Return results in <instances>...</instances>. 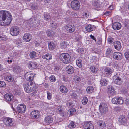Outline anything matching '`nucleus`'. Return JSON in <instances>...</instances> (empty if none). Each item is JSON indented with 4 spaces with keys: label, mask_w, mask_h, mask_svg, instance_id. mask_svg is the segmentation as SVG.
<instances>
[{
    "label": "nucleus",
    "mask_w": 129,
    "mask_h": 129,
    "mask_svg": "<svg viewBox=\"0 0 129 129\" xmlns=\"http://www.w3.org/2000/svg\"><path fill=\"white\" fill-rule=\"evenodd\" d=\"M11 14L7 11L0 12V25L6 26L9 24L12 20Z\"/></svg>",
    "instance_id": "f257e3e1"
},
{
    "label": "nucleus",
    "mask_w": 129,
    "mask_h": 129,
    "mask_svg": "<svg viewBox=\"0 0 129 129\" xmlns=\"http://www.w3.org/2000/svg\"><path fill=\"white\" fill-rule=\"evenodd\" d=\"M25 91L27 93H31L34 94L36 93L37 91V89L35 87V84L32 81H29L24 86Z\"/></svg>",
    "instance_id": "f03ea898"
},
{
    "label": "nucleus",
    "mask_w": 129,
    "mask_h": 129,
    "mask_svg": "<svg viewBox=\"0 0 129 129\" xmlns=\"http://www.w3.org/2000/svg\"><path fill=\"white\" fill-rule=\"evenodd\" d=\"M26 26L30 27H36L39 25V21L36 20L35 18L30 19L26 21Z\"/></svg>",
    "instance_id": "7ed1b4c3"
},
{
    "label": "nucleus",
    "mask_w": 129,
    "mask_h": 129,
    "mask_svg": "<svg viewBox=\"0 0 129 129\" xmlns=\"http://www.w3.org/2000/svg\"><path fill=\"white\" fill-rule=\"evenodd\" d=\"M70 56L67 53L61 54L60 56V59L63 63L65 64L69 63L70 62Z\"/></svg>",
    "instance_id": "20e7f679"
},
{
    "label": "nucleus",
    "mask_w": 129,
    "mask_h": 129,
    "mask_svg": "<svg viewBox=\"0 0 129 129\" xmlns=\"http://www.w3.org/2000/svg\"><path fill=\"white\" fill-rule=\"evenodd\" d=\"M99 110L101 114L106 113L108 110L107 105L105 103H100L99 106Z\"/></svg>",
    "instance_id": "39448f33"
},
{
    "label": "nucleus",
    "mask_w": 129,
    "mask_h": 129,
    "mask_svg": "<svg viewBox=\"0 0 129 129\" xmlns=\"http://www.w3.org/2000/svg\"><path fill=\"white\" fill-rule=\"evenodd\" d=\"M10 34L13 36H16L18 35L20 32L19 28L16 26H12L10 29Z\"/></svg>",
    "instance_id": "423d86ee"
},
{
    "label": "nucleus",
    "mask_w": 129,
    "mask_h": 129,
    "mask_svg": "<svg viewBox=\"0 0 129 129\" xmlns=\"http://www.w3.org/2000/svg\"><path fill=\"white\" fill-rule=\"evenodd\" d=\"M71 6L73 10H77L79 9L80 5L79 2L78 1L74 0L71 2Z\"/></svg>",
    "instance_id": "0eeeda50"
},
{
    "label": "nucleus",
    "mask_w": 129,
    "mask_h": 129,
    "mask_svg": "<svg viewBox=\"0 0 129 129\" xmlns=\"http://www.w3.org/2000/svg\"><path fill=\"white\" fill-rule=\"evenodd\" d=\"M3 121L5 125L9 126H12L13 124V122L12 119L9 117L4 118Z\"/></svg>",
    "instance_id": "6e6552de"
},
{
    "label": "nucleus",
    "mask_w": 129,
    "mask_h": 129,
    "mask_svg": "<svg viewBox=\"0 0 129 129\" xmlns=\"http://www.w3.org/2000/svg\"><path fill=\"white\" fill-rule=\"evenodd\" d=\"M113 80L115 84L118 85H120L123 82L121 78L118 76V73L113 76Z\"/></svg>",
    "instance_id": "1a4fd4ad"
},
{
    "label": "nucleus",
    "mask_w": 129,
    "mask_h": 129,
    "mask_svg": "<svg viewBox=\"0 0 129 129\" xmlns=\"http://www.w3.org/2000/svg\"><path fill=\"white\" fill-rule=\"evenodd\" d=\"M112 103L115 104H122L124 103V100L122 98H114L112 99Z\"/></svg>",
    "instance_id": "9d476101"
},
{
    "label": "nucleus",
    "mask_w": 129,
    "mask_h": 129,
    "mask_svg": "<svg viewBox=\"0 0 129 129\" xmlns=\"http://www.w3.org/2000/svg\"><path fill=\"white\" fill-rule=\"evenodd\" d=\"M18 112L21 113H23L26 110V106L22 104L19 105L17 108Z\"/></svg>",
    "instance_id": "9b49d317"
},
{
    "label": "nucleus",
    "mask_w": 129,
    "mask_h": 129,
    "mask_svg": "<svg viewBox=\"0 0 129 129\" xmlns=\"http://www.w3.org/2000/svg\"><path fill=\"white\" fill-rule=\"evenodd\" d=\"M65 28L66 30L69 33L74 32L75 29V27L73 25L67 24L66 25Z\"/></svg>",
    "instance_id": "f8f14e48"
},
{
    "label": "nucleus",
    "mask_w": 129,
    "mask_h": 129,
    "mask_svg": "<svg viewBox=\"0 0 129 129\" xmlns=\"http://www.w3.org/2000/svg\"><path fill=\"white\" fill-rule=\"evenodd\" d=\"M34 77V74L30 72L27 73L25 75V79L29 81H32Z\"/></svg>",
    "instance_id": "ddd939ff"
},
{
    "label": "nucleus",
    "mask_w": 129,
    "mask_h": 129,
    "mask_svg": "<svg viewBox=\"0 0 129 129\" xmlns=\"http://www.w3.org/2000/svg\"><path fill=\"white\" fill-rule=\"evenodd\" d=\"M30 115L31 117L33 118L37 119L40 116L39 112L38 111H33L31 113Z\"/></svg>",
    "instance_id": "4468645a"
},
{
    "label": "nucleus",
    "mask_w": 129,
    "mask_h": 129,
    "mask_svg": "<svg viewBox=\"0 0 129 129\" xmlns=\"http://www.w3.org/2000/svg\"><path fill=\"white\" fill-rule=\"evenodd\" d=\"M84 129H94L93 125L90 122H85L83 125Z\"/></svg>",
    "instance_id": "2eb2a0df"
},
{
    "label": "nucleus",
    "mask_w": 129,
    "mask_h": 129,
    "mask_svg": "<svg viewBox=\"0 0 129 129\" xmlns=\"http://www.w3.org/2000/svg\"><path fill=\"white\" fill-rule=\"evenodd\" d=\"M113 58L117 60H121L122 59V53L119 52H115L113 54Z\"/></svg>",
    "instance_id": "dca6fc26"
},
{
    "label": "nucleus",
    "mask_w": 129,
    "mask_h": 129,
    "mask_svg": "<svg viewBox=\"0 0 129 129\" xmlns=\"http://www.w3.org/2000/svg\"><path fill=\"white\" fill-rule=\"evenodd\" d=\"M5 100L7 102H9L13 100V96L11 93H8L4 96Z\"/></svg>",
    "instance_id": "f3484780"
},
{
    "label": "nucleus",
    "mask_w": 129,
    "mask_h": 129,
    "mask_svg": "<svg viewBox=\"0 0 129 129\" xmlns=\"http://www.w3.org/2000/svg\"><path fill=\"white\" fill-rule=\"evenodd\" d=\"M31 39V35L27 33H25L23 37V40L27 42L30 41Z\"/></svg>",
    "instance_id": "a211bd4d"
},
{
    "label": "nucleus",
    "mask_w": 129,
    "mask_h": 129,
    "mask_svg": "<svg viewBox=\"0 0 129 129\" xmlns=\"http://www.w3.org/2000/svg\"><path fill=\"white\" fill-rule=\"evenodd\" d=\"M112 26L114 30H119L121 28V25L120 23L115 22L113 24Z\"/></svg>",
    "instance_id": "6ab92c4d"
},
{
    "label": "nucleus",
    "mask_w": 129,
    "mask_h": 129,
    "mask_svg": "<svg viewBox=\"0 0 129 129\" xmlns=\"http://www.w3.org/2000/svg\"><path fill=\"white\" fill-rule=\"evenodd\" d=\"M108 92L111 95H114L116 94L114 90V88L111 86H109L108 87Z\"/></svg>",
    "instance_id": "aec40b11"
},
{
    "label": "nucleus",
    "mask_w": 129,
    "mask_h": 129,
    "mask_svg": "<svg viewBox=\"0 0 129 129\" xmlns=\"http://www.w3.org/2000/svg\"><path fill=\"white\" fill-rule=\"evenodd\" d=\"M126 120L124 115H121L119 118L118 121L121 124L124 125L126 122Z\"/></svg>",
    "instance_id": "412c9836"
},
{
    "label": "nucleus",
    "mask_w": 129,
    "mask_h": 129,
    "mask_svg": "<svg viewBox=\"0 0 129 129\" xmlns=\"http://www.w3.org/2000/svg\"><path fill=\"white\" fill-rule=\"evenodd\" d=\"M66 70L67 73L69 74H71L74 71V68L71 66H67L66 69Z\"/></svg>",
    "instance_id": "4be33fe9"
},
{
    "label": "nucleus",
    "mask_w": 129,
    "mask_h": 129,
    "mask_svg": "<svg viewBox=\"0 0 129 129\" xmlns=\"http://www.w3.org/2000/svg\"><path fill=\"white\" fill-rule=\"evenodd\" d=\"M114 45L115 48L118 50H120L122 46L121 43L119 41L115 42L114 43Z\"/></svg>",
    "instance_id": "5701e85b"
},
{
    "label": "nucleus",
    "mask_w": 129,
    "mask_h": 129,
    "mask_svg": "<svg viewBox=\"0 0 129 129\" xmlns=\"http://www.w3.org/2000/svg\"><path fill=\"white\" fill-rule=\"evenodd\" d=\"M69 46V44L66 41H63L60 44V47L62 49H67Z\"/></svg>",
    "instance_id": "b1692460"
},
{
    "label": "nucleus",
    "mask_w": 129,
    "mask_h": 129,
    "mask_svg": "<svg viewBox=\"0 0 129 129\" xmlns=\"http://www.w3.org/2000/svg\"><path fill=\"white\" fill-rule=\"evenodd\" d=\"M94 25H87L85 27V29L87 31L90 32L93 30Z\"/></svg>",
    "instance_id": "393cba45"
},
{
    "label": "nucleus",
    "mask_w": 129,
    "mask_h": 129,
    "mask_svg": "<svg viewBox=\"0 0 129 129\" xmlns=\"http://www.w3.org/2000/svg\"><path fill=\"white\" fill-rule=\"evenodd\" d=\"M53 120L52 118L50 116H47L45 117V122L47 123H51Z\"/></svg>",
    "instance_id": "a878e982"
},
{
    "label": "nucleus",
    "mask_w": 129,
    "mask_h": 129,
    "mask_svg": "<svg viewBox=\"0 0 129 129\" xmlns=\"http://www.w3.org/2000/svg\"><path fill=\"white\" fill-rule=\"evenodd\" d=\"M113 71V70L109 68H106L104 69L105 73L107 76L109 75Z\"/></svg>",
    "instance_id": "bb28decb"
},
{
    "label": "nucleus",
    "mask_w": 129,
    "mask_h": 129,
    "mask_svg": "<svg viewBox=\"0 0 129 129\" xmlns=\"http://www.w3.org/2000/svg\"><path fill=\"white\" fill-rule=\"evenodd\" d=\"M48 47L49 49L53 50L55 47V44L52 42H50L48 43Z\"/></svg>",
    "instance_id": "cd10ccee"
},
{
    "label": "nucleus",
    "mask_w": 129,
    "mask_h": 129,
    "mask_svg": "<svg viewBox=\"0 0 129 129\" xmlns=\"http://www.w3.org/2000/svg\"><path fill=\"white\" fill-rule=\"evenodd\" d=\"M4 79L6 81L11 82L13 81V79L10 75H5L4 77Z\"/></svg>",
    "instance_id": "c85d7f7f"
},
{
    "label": "nucleus",
    "mask_w": 129,
    "mask_h": 129,
    "mask_svg": "<svg viewBox=\"0 0 129 129\" xmlns=\"http://www.w3.org/2000/svg\"><path fill=\"white\" fill-rule=\"evenodd\" d=\"M28 67L29 68H31L32 69L36 68L37 66L36 62H29Z\"/></svg>",
    "instance_id": "c756f323"
},
{
    "label": "nucleus",
    "mask_w": 129,
    "mask_h": 129,
    "mask_svg": "<svg viewBox=\"0 0 129 129\" xmlns=\"http://www.w3.org/2000/svg\"><path fill=\"white\" fill-rule=\"evenodd\" d=\"M94 89L92 86H88L86 89V91L87 93L90 94L92 93L93 92Z\"/></svg>",
    "instance_id": "7c9ffc66"
},
{
    "label": "nucleus",
    "mask_w": 129,
    "mask_h": 129,
    "mask_svg": "<svg viewBox=\"0 0 129 129\" xmlns=\"http://www.w3.org/2000/svg\"><path fill=\"white\" fill-rule=\"evenodd\" d=\"M42 58L44 59H45L47 60H49L52 59L51 55L49 53L45 55L42 56Z\"/></svg>",
    "instance_id": "2f4dec72"
},
{
    "label": "nucleus",
    "mask_w": 129,
    "mask_h": 129,
    "mask_svg": "<svg viewBox=\"0 0 129 129\" xmlns=\"http://www.w3.org/2000/svg\"><path fill=\"white\" fill-rule=\"evenodd\" d=\"M60 91L62 93H66L68 91V89L66 87L62 85L61 86L60 88Z\"/></svg>",
    "instance_id": "473e14b6"
},
{
    "label": "nucleus",
    "mask_w": 129,
    "mask_h": 129,
    "mask_svg": "<svg viewBox=\"0 0 129 129\" xmlns=\"http://www.w3.org/2000/svg\"><path fill=\"white\" fill-rule=\"evenodd\" d=\"M21 69L19 66H16L14 67L13 68V71L17 73H19L20 72Z\"/></svg>",
    "instance_id": "72a5a7b5"
},
{
    "label": "nucleus",
    "mask_w": 129,
    "mask_h": 129,
    "mask_svg": "<svg viewBox=\"0 0 129 129\" xmlns=\"http://www.w3.org/2000/svg\"><path fill=\"white\" fill-rule=\"evenodd\" d=\"M93 5L95 8H99L101 6V4L99 1H95L93 3Z\"/></svg>",
    "instance_id": "f704fd0d"
},
{
    "label": "nucleus",
    "mask_w": 129,
    "mask_h": 129,
    "mask_svg": "<svg viewBox=\"0 0 129 129\" xmlns=\"http://www.w3.org/2000/svg\"><path fill=\"white\" fill-rule=\"evenodd\" d=\"M43 18L46 20H48L50 19L51 17L48 14L45 13L43 15Z\"/></svg>",
    "instance_id": "c9c22d12"
},
{
    "label": "nucleus",
    "mask_w": 129,
    "mask_h": 129,
    "mask_svg": "<svg viewBox=\"0 0 129 129\" xmlns=\"http://www.w3.org/2000/svg\"><path fill=\"white\" fill-rule=\"evenodd\" d=\"M76 63L77 65L80 68L82 66V61L81 59H78L76 60Z\"/></svg>",
    "instance_id": "e433bc0d"
},
{
    "label": "nucleus",
    "mask_w": 129,
    "mask_h": 129,
    "mask_svg": "<svg viewBox=\"0 0 129 129\" xmlns=\"http://www.w3.org/2000/svg\"><path fill=\"white\" fill-rule=\"evenodd\" d=\"M100 82L101 84L103 86H106L108 84V81L106 79H102Z\"/></svg>",
    "instance_id": "4c0bfd02"
},
{
    "label": "nucleus",
    "mask_w": 129,
    "mask_h": 129,
    "mask_svg": "<svg viewBox=\"0 0 129 129\" xmlns=\"http://www.w3.org/2000/svg\"><path fill=\"white\" fill-rule=\"evenodd\" d=\"M57 112L61 114H63V109L61 107L59 106L58 107V108L57 110Z\"/></svg>",
    "instance_id": "58836bf2"
},
{
    "label": "nucleus",
    "mask_w": 129,
    "mask_h": 129,
    "mask_svg": "<svg viewBox=\"0 0 129 129\" xmlns=\"http://www.w3.org/2000/svg\"><path fill=\"white\" fill-rule=\"evenodd\" d=\"M66 105L67 106L70 107H73L75 105L74 103L70 101H68L66 104Z\"/></svg>",
    "instance_id": "ea45409f"
},
{
    "label": "nucleus",
    "mask_w": 129,
    "mask_h": 129,
    "mask_svg": "<svg viewBox=\"0 0 129 129\" xmlns=\"http://www.w3.org/2000/svg\"><path fill=\"white\" fill-rule=\"evenodd\" d=\"M107 40L108 43L111 44H113L114 41V38L111 37H110L108 38Z\"/></svg>",
    "instance_id": "a19ab883"
},
{
    "label": "nucleus",
    "mask_w": 129,
    "mask_h": 129,
    "mask_svg": "<svg viewBox=\"0 0 129 129\" xmlns=\"http://www.w3.org/2000/svg\"><path fill=\"white\" fill-rule=\"evenodd\" d=\"M30 56L31 58H33L36 57V53L34 51H32L30 53Z\"/></svg>",
    "instance_id": "79ce46f5"
},
{
    "label": "nucleus",
    "mask_w": 129,
    "mask_h": 129,
    "mask_svg": "<svg viewBox=\"0 0 129 129\" xmlns=\"http://www.w3.org/2000/svg\"><path fill=\"white\" fill-rule=\"evenodd\" d=\"M47 35L49 37H51L54 35L55 34V32L51 31H47L46 32Z\"/></svg>",
    "instance_id": "37998d69"
},
{
    "label": "nucleus",
    "mask_w": 129,
    "mask_h": 129,
    "mask_svg": "<svg viewBox=\"0 0 129 129\" xmlns=\"http://www.w3.org/2000/svg\"><path fill=\"white\" fill-rule=\"evenodd\" d=\"M76 126L74 123L72 121L70 122L68 125V127L70 128H74Z\"/></svg>",
    "instance_id": "c03bdc74"
},
{
    "label": "nucleus",
    "mask_w": 129,
    "mask_h": 129,
    "mask_svg": "<svg viewBox=\"0 0 129 129\" xmlns=\"http://www.w3.org/2000/svg\"><path fill=\"white\" fill-rule=\"evenodd\" d=\"M112 53L111 49L109 48H107L106 50V54L107 56H108L111 54Z\"/></svg>",
    "instance_id": "a18cd8bd"
},
{
    "label": "nucleus",
    "mask_w": 129,
    "mask_h": 129,
    "mask_svg": "<svg viewBox=\"0 0 129 129\" xmlns=\"http://www.w3.org/2000/svg\"><path fill=\"white\" fill-rule=\"evenodd\" d=\"M88 101L87 98L86 97H84L82 100V103L83 104H86L88 102Z\"/></svg>",
    "instance_id": "49530a36"
},
{
    "label": "nucleus",
    "mask_w": 129,
    "mask_h": 129,
    "mask_svg": "<svg viewBox=\"0 0 129 129\" xmlns=\"http://www.w3.org/2000/svg\"><path fill=\"white\" fill-rule=\"evenodd\" d=\"M57 22H56L52 21L51 23V26L52 27L55 28L57 27Z\"/></svg>",
    "instance_id": "de8ad7c7"
},
{
    "label": "nucleus",
    "mask_w": 129,
    "mask_h": 129,
    "mask_svg": "<svg viewBox=\"0 0 129 129\" xmlns=\"http://www.w3.org/2000/svg\"><path fill=\"white\" fill-rule=\"evenodd\" d=\"M49 79L50 81L51 82H54L56 81V78L53 75H52L50 76Z\"/></svg>",
    "instance_id": "09e8293b"
},
{
    "label": "nucleus",
    "mask_w": 129,
    "mask_h": 129,
    "mask_svg": "<svg viewBox=\"0 0 129 129\" xmlns=\"http://www.w3.org/2000/svg\"><path fill=\"white\" fill-rule=\"evenodd\" d=\"M90 69L91 71L93 72H96L97 71V69L93 66H91Z\"/></svg>",
    "instance_id": "8fccbe9b"
},
{
    "label": "nucleus",
    "mask_w": 129,
    "mask_h": 129,
    "mask_svg": "<svg viewBox=\"0 0 129 129\" xmlns=\"http://www.w3.org/2000/svg\"><path fill=\"white\" fill-rule=\"evenodd\" d=\"M74 79L75 82H76L77 83H78L80 80V77L78 76H75Z\"/></svg>",
    "instance_id": "3c124183"
},
{
    "label": "nucleus",
    "mask_w": 129,
    "mask_h": 129,
    "mask_svg": "<svg viewBox=\"0 0 129 129\" xmlns=\"http://www.w3.org/2000/svg\"><path fill=\"white\" fill-rule=\"evenodd\" d=\"M125 56L127 59H128L129 58V50H126V52L125 53Z\"/></svg>",
    "instance_id": "603ef678"
},
{
    "label": "nucleus",
    "mask_w": 129,
    "mask_h": 129,
    "mask_svg": "<svg viewBox=\"0 0 129 129\" xmlns=\"http://www.w3.org/2000/svg\"><path fill=\"white\" fill-rule=\"evenodd\" d=\"M17 101H14L12 104V108L13 110L14 111V108L13 107V106H16L17 104Z\"/></svg>",
    "instance_id": "864d4df0"
},
{
    "label": "nucleus",
    "mask_w": 129,
    "mask_h": 129,
    "mask_svg": "<svg viewBox=\"0 0 129 129\" xmlns=\"http://www.w3.org/2000/svg\"><path fill=\"white\" fill-rule=\"evenodd\" d=\"M6 86L5 83L3 81H0V87L4 88Z\"/></svg>",
    "instance_id": "5fc2aeb1"
},
{
    "label": "nucleus",
    "mask_w": 129,
    "mask_h": 129,
    "mask_svg": "<svg viewBox=\"0 0 129 129\" xmlns=\"http://www.w3.org/2000/svg\"><path fill=\"white\" fill-rule=\"evenodd\" d=\"M47 98L48 100H50L52 98V94L49 91L47 92Z\"/></svg>",
    "instance_id": "6e6d98bb"
},
{
    "label": "nucleus",
    "mask_w": 129,
    "mask_h": 129,
    "mask_svg": "<svg viewBox=\"0 0 129 129\" xmlns=\"http://www.w3.org/2000/svg\"><path fill=\"white\" fill-rule=\"evenodd\" d=\"M76 111L75 109L74 108H73L70 109L68 111L69 113H70V114L71 115L73 113L75 112Z\"/></svg>",
    "instance_id": "4d7b16f0"
},
{
    "label": "nucleus",
    "mask_w": 129,
    "mask_h": 129,
    "mask_svg": "<svg viewBox=\"0 0 129 129\" xmlns=\"http://www.w3.org/2000/svg\"><path fill=\"white\" fill-rule=\"evenodd\" d=\"M7 38L5 36L2 35L0 36V41L2 40H6Z\"/></svg>",
    "instance_id": "13d9d810"
},
{
    "label": "nucleus",
    "mask_w": 129,
    "mask_h": 129,
    "mask_svg": "<svg viewBox=\"0 0 129 129\" xmlns=\"http://www.w3.org/2000/svg\"><path fill=\"white\" fill-rule=\"evenodd\" d=\"M99 125L101 127H104L105 126V124L102 121H100L99 122Z\"/></svg>",
    "instance_id": "bf43d9fd"
},
{
    "label": "nucleus",
    "mask_w": 129,
    "mask_h": 129,
    "mask_svg": "<svg viewBox=\"0 0 129 129\" xmlns=\"http://www.w3.org/2000/svg\"><path fill=\"white\" fill-rule=\"evenodd\" d=\"M77 51L79 53H82L84 52V50L83 48H80L77 49Z\"/></svg>",
    "instance_id": "052dcab7"
},
{
    "label": "nucleus",
    "mask_w": 129,
    "mask_h": 129,
    "mask_svg": "<svg viewBox=\"0 0 129 129\" xmlns=\"http://www.w3.org/2000/svg\"><path fill=\"white\" fill-rule=\"evenodd\" d=\"M102 40L101 38H99L97 40V44L98 45H101L102 43Z\"/></svg>",
    "instance_id": "680f3d73"
},
{
    "label": "nucleus",
    "mask_w": 129,
    "mask_h": 129,
    "mask_svg": "<svg viewBox=\"0 0 129 129\" xmlns=\"http://www.w3.org/2000/svg\"><path fill=\"white\" fill-rule=\"evenodd\" d=\"M71 96L73 98H74L75 99H76L77 98V95L75 93H72L71 94Z\"/></svg>",
    "instance_id": "e2e57ef3"
},
{
    "label": "nucleus",
    "mask_w": 129,
    "mask_h": 129,
    "mask_svg": "<svg viewBox=\"0 0 129 129\" xmlns=\"http://www.w3.org/2000/svg\"><path fill=\"white\" fill-rule=\"evenodd\" d=\"M90 36L91 38L94 40L95 42H97V40H96V38L94 37V36L92 35H91Z\"/></svg>",
    "instance_id": "0e129e2a"
},
{
    "label": "nucleus",
    "mask_w": 129,
    "mask_h": 129,
    "mask_svg": "<svg viewBox=\"0 0 129 129\" xmlns=\"http://www.w3.org/2000/svg\"><path fill=\"white\" fill-rule=\"evenodd\" d=\"M125 103L127 105H129V100L128 99H126L125 101Z\"/></svg>",
    "instance_id": "69168bd1"
},
{
    "label": "nucleus",
    "mask_w": 129,
    "mask_h": 129,
    "mask_svg": "<svg viewBox=\"0 0 129 129\" xmlns=\"http://www.w3.org/2000/svg\"><path fill=\"white\" fill-rule=\"evenodd\" d=\"M35 46H38L40 45V43L37 41H35Z\"/></svg>",
    "instance_id": "338daca9"
},
{
    "label": "nucleus",
    "mask_w": 129,
    "mask_h": 129,
    "mask_svg": "<svg viewBox=\"0 0 129 129\" xmlns=\"http://www.w3.org/2000/svg\"><path fill=\"white\" fill-rule=\"evenodd\" d=\"M80 38L78 37H76L75 38V41H80Z\"/></svg>",
    "instance_id": "774afa93"
}]
</instances>
